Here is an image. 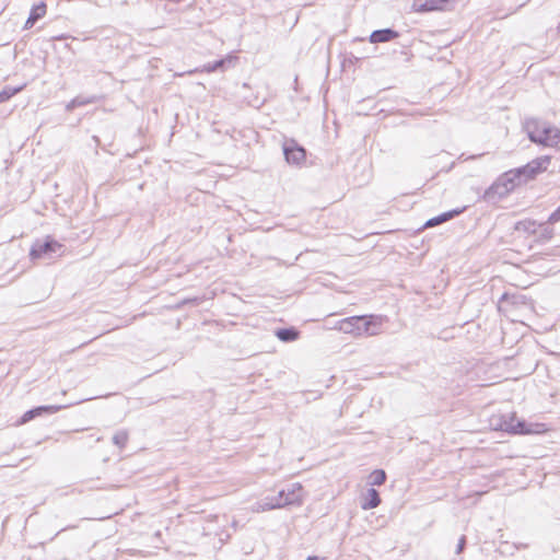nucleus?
<instances>
[{
    "mask_svg": "<svg viewBox=\"0 0 560 560\" xmlns=\"http://www.w3.org/2000/svg\"><path fill=\"white\" fill-rule=\"evenodd\" d=\"M514 229L517 232H525V233H529V234H536L537 233L536 222L532 221V220L518 221L515 224Z\"/></svg>",
    "mask_w": 560,
    "mask_h": 560,
    "instance_id": "22",
    "label": "nucleus"
},
{
    "mask_svg": "<svg viewBox=\"0 0 560 560\" xmlns=\"http://www.w3.org/2000/svg\"><path fill=\"white\" fill-rule=\"evenodd\" d=\"M233 62V57L219 59L214 62H209L205 66L207 72L224 71Z\"/></svg>",
    "mask_w": 560,
    "mask_h": 560,
    "instance_id": "18",
    "label": "nucleus"
},
{
    "mask_svg": "<svg viewBox=\"0 0 560 560\" xmlns=\"http://www.w3.org/2000/svg\"><path fill=\"white\" fill-rule=\"evenodd\" d=\"M276 497H277V500L280 501L279 503H280V505L282 508L288 505L287 504V498H285L287 497V490L285 489L280 490Z\"/></svg>",
    "mask_w": 560,
    "mask_h": 560,
    "instance_id": "27",
    "label": "nucleus"
},
{
    "mask_svg": "<svg viewBox=\"0 0 560 560\" xmlns=\"http://www.w3.org/2000/svg\"><path fill=\"white\" fill-rule=\"evenodd\" d=\"M97 101H98V97L94 96V95L93 96L78 95L66 105V109H67V112H72L77 107L85 106L89 104H94Z\"/></svg>",
    "mask_w": 560,
    "mask_h": 560,
    "instance_id": "16",
    "label": "nucleus"
},
{
    "mask_svg": "<svg viewBox=\"0 0 560 560\" xmlns=\"http://www.w3.org/2000/svg\"><path fill=\"white\" fill-rule=\"evenodd\" d=\"M447 3L448 0H424L420 5V11L429 12L444 10Z\"/></svg>",
    "mask_w": 560,
    "mask_h": 560,
    "instance_id": "20",
    "label": "nucleus"
},
{
    "mask_svg": "<svg viewBox=\"0 0 560 560\" xmlns=\"http://www.w3.org/2000/svg\"><path fill=\"white\" fill-rule=\"evenodd\" d=\"M359 317H360V320L357 324L355 336H363V335L373 336V335L377 334V327H376V324L374 323L373 316L364 315V316H359Z\"/></svg>",
    "mask_w": 560,
    "mask_h": 560,
    "instance_id": "8",
    "label": "nucleus"
},
{
    "mask_svg": "<svg viewBox=\"0 0 560 560\" xmlns=\"http://www.w3.org/2000/svg\"><path fill=\"white\" fill-rule=\"evenodd\" d=\"M399 37V33L393 28H382L373 31L370 35L372 44L387 43Z\"/></svg>",
    "mask_w": 560,
    "mask_h": 560,
    "instance_id": "10",
    "label": "nucleus"
},
{
    "mask_svg": "<svg viewBox=\"0 0 560 560\" xmlns=\"http://www.w3.org/2000/svg\"><path fill=\"white\" fill-rule=\"evenodd\" d=\"M65 406L61 405H49V406H38L27 410L20 419L19 424H24L36 417H42L45 415H54L60 411Z\"/></svg>",
    "mask_w": 560,
    "mask_h": 560,
    "instance_id": "7",
    "label": "nucleus"
},
{
    "mask_svg": "<svg viewBox=\"0 0 560 560\" xmlns=\"http://www.w3.org/2000/svg\"><path fill=\"white\" fill-rule=\"evenodd\" d=\"M23 88H24L23 85L22 86H18V88L5 86L0 92V103L9 101L12 96H14L19 92H21L23 90Z\"/></svg>",
    "mask_w": 560,
    "mask_h": 560,
    "instance_id": "23",
    "label": "nucleus"
},
{
    "mask_svg": "<svg viewBox=\"0 0 560 560\" xmlns=\"http://www.w3.org/2000/svg\"><path fill=\"white\" fill-rule=\"evenodd\" d=\"M540 231L537 237V242L545 243L550 241L553 237L555 231L550 226V223L545 222L539 224Z\"/></svg>",
    "mask_w": 560,
    "mask_h": 560,
    "instance_id": "21",
    "label": "nucleus"
},
{
    "mask_svg": "<svg viewBox=\"0 0 560 560\" xmlns=\"http://www.w3.org/2000/svg\"><path fill=\"white\" fill-rule=\"evenodd\" d=\"M277 500L276 495L266 497L265 499L255 503L253 511L255 512H265L269 510L280 509L282 508Z\"/></svg>",
    "mask_w": 560,
    "mask_h": 560,
    "instance_id": "14",
    "label": "nucleus"
},
{
    "mask_svg": "<svg viewBox=\"0 0 560 560\" xmlns=\"http://www.w3.org/2000/svg\"><path fill=\"white\" fill-rule=\"evenodd\" d=\"M287 504L288 505H293V504H298L300 505L302 503V500H303V495H302V486L300 483H293L291 485L290 487H288L287 489Z\"/></svg>",
    "mask_w": 560,
    "mask_h": 560,
    "instance_id": "13",
    "label": "nucleus"
},
{
    "mask_svg": "<svg viewBox=\"0 0 560 560\" xmlns=\"http://www.w3.org/2000/svg\"><path fill=\"white\" fill-rule=\"evenodd\" d=\"M515 188L514 184H512L506 172L502 174L490 187H488L483 195L482 199L487 202L494 203L499 199L508 196L510 191Z\"/></svg>",
    "mask_w": 560,
    "mask_h": 560,
    "instance_id": "3",
    "label": "nucleus"
},
{
    "mask_svg": "<svg viewBox=\"0 0 560 560\" xmlns=\"http://www.w3.org/2000/svg\"><path fill=\"white\" fill-rule=\"evenodd\" d=\"M47 5L45 2L40 1L34 4L31 9L30 15L24 24V30H31L37 21L43 19L46 15Z\"/></svg>",
    "mask_w": 560,
    "mask_h": 560,
    "instance_id": "9",
    "label": "nucleus"
},
{
    "mask_svg": "<svg viewBox=\"0 0 560 560\" xmlns=\"http://www.w3.org/2000/svg\"><path fill=\"white\" fill-rule=\"evenodd\" d=\"M465 546H466V537L462 536L458 541V545H457L456 553L459 555L464 550Z\"/></svg>",
    "mask_w": 560,
    "mask_h": 560,
    "instance_id": "28",
    "label": "nucleus"
},
{
    "mask_svg": "<svg viewBox=\"0 0 560 560\" xmlns=\"http://www.w3.org/2000/svg\"><path fill=\"white\" fill-rule=\"evenodd\" d=\"M550 161L551 158L549 155H542L528 162V164L533 166L534 173L538 175L548 168Z\"/></svg>",
    "mask_w": 560,
    "mask_h": 560,
    "instance_id": "19",
    "label": "nucleus"
},
{
    "mask_svg": "<svg viewBox=\"0 0 560 560\" xmlns=\"http://www.w3.org/2000/svg\"><path fill=\"white\" fill-rule=\"evenodd\" d=\"M523 129L533 143L544 147H557L560 143V130L545 120L527 118Z\"/></svg>",
    "mask_w": 560,
    "mask_h": 560,
    "instance_id": "1",
    "label": "nucleus"
},
{
    "mask_svg": "<svg viewBox=\"0 0 560 560\" xmlns=\"http://www.w3.org/2000/svg\"><path fill=\"white\" fill-rule=\"evenodd\" d=\"M283 154L289 164L300 165L305 161L306 150L294 139H290L283 143Z\"/></svg>",
    "mask_w": 560,
    "mask_h": 560,
    "instance_id": "5",
    "label": "nucleus"
},
{
    "mask_svg": "<svg viewBox=\"0 0 560 560\" xmlns=\"http://www.w3.org/2000/svg\"><path fill=\"white\" fill-rule=\"evenodd\" d=\"M128 432L125 430H120L113 435L112 441L119 448H124L128 442Z\"/></svg>",
    "mask_w": 560,
    "mask_h": 560,
    "instance_id": "24",
    "label": "nucleus"
},
{
    "mask_svg": "<svg viewBox=\"0 0 560 560\" xmlns=\"http://www.w3.org/2000/svg\"><path fill=\"white\" fill-rule=\"evenodd\" d=\"M381 504V497L377 490L374 488H370L366 491V494L363 497L361 501V508L363 510H371L377 508Z\"/></svg>",
    "mask_w": 560,
    "mask_h": 560,
    "instance_id": "12",
    "label": "nucleus"
},
{
    "mask_svg": "<svg viewBox=\"0 0 560 560\" xmlns=\"http://www.w3.org/2000/svg\"><path fill=\"white\" fill-rule=\"evenodd\" d=\"M560 221V206L549 215L548 223L553 224Z\"/></svg>",
    "mask_w": 560,
    "mask_h": 560,
    "instance_id": "26",
    "label": "nucleus"
},
{
    "mask_svg": "<svg viewBox=\"0 0 560 560\" xmlns=\"http://www.w3.org/2000/svg\"><path fill=\"white\" fill-rule=\"evenodd\" d=\"M306 560H318V557L314 556V557H308Z\"/></svg>",
    "mask_w": 560,
    "mask_h": 560,
    "instance_id": "29",
    "label": "nucleus"
},
{
    "mask_svg": "<svg viewBox=\"0 0 560 560\" xmlns=\"http://www.w3.org/2000/svg\"><path fill=\"white\" fill-rule=\"evenodd\" d=\"M359 316H351L345 319H341L338 323V329L345 334H353L357 332V324L359 323Z\"/></svg>",
    "mask_w": 560,
    "mask_h": 560,
    "instance_id": "17",
    "label": "nucleus"
},
{
    "mask_svg": "<svg viewBox=\"0 0 560 560\" xmlns=\"http://www.w3.org/2000/svg\"><path fill=\"white\" fill-rule=\"evenodd\" d=\"M63 246L56 240L47 236L45 240H36L30 250L32 260L51 259Z\"/></svg>",
    "mask_w": 560,
    "mask_h": 560,
    "instance_id": "2",
    "label": "nucleus"
},
{
    "mask_svg": "<svg viewBox=\"0 0 560 560\" xmlns=\"http://www.w3.org/2000/svg\"><path fill=\"white\" fill-rule=\"evenodd\" d=\"M498 425L500 430L512 434H527L532 432L527 423L524 420L517 419L514 413L503 416Z\"/></svg>",
    "mask_w": 560,
    "mask_h": 560,
    "instance_id": "4",
    "label": "nucleus"
},
{
    "mask_svg": "<svg viewBox=\"0 0 560 560\" xmlns=\"http://www.w3.org/2000/svg\"><path fill=\"white\" fill-rule=\"evenodd\" d=\"M506 174L515 187L525 184L537 176L533 171V166H530L528 163L524 166L510 170L506 172Z\"/></svg>",
    "mask_w": 560,
    "mask_h": 560,
    "instance_id": "6",
    "label": "nucleus"
},
{
    "mask_svg": "<svg viewBox=\"0 0 560 560\" xmlns=\"http://www.w3.org/2000/svg\"><path fill=\"white\" fill-rule=\"evenodd\" d=\"M559 32H560V25H559Z\"/></svg>",
    "mask_w": 560,
    "mask_h": 560,
    "instance_id": "30",
    "label": "nucleus"
},
{
    "mask_svg": "<svg viewBox=\"0 0 560 560\" xmlns=\"http://www.w3.org/2000/svg\"><path fill=\"white\" fill-rule=\"evenodd\" d=\"M464 210H465V208H463V209H453L451 211H446L444 213H441V214H439V215H436L434 218L429 219L425 222L424 226L425 228L436 226V225H439L441 223H444V222H446V221H448V220L459 215Z\"/></svg>",
    "mask_w": 560,
    "mask_h": 560,
    "instance_id": "11",
    "label": "nucleus"
},
{
    "mask_svg": "<svg viewBox=\"0 0 560 560\" xmlns=\"http://www.w3.org/2000/svg\"><path fill=\"white\" fill-rule=\"evenodd\" d=\"M372 485L373 486H381L386 481V474L382 469H376L372 472Z\"/></svg>",
    "mask_w": 560,
    "mask_h": 560,
    "instance_id": "25",
    "label": "nucleus"
},
{
    "mask_svg": "<svg viewBox=\"0 0 560 560\" xmlns=\"http://www.w3.org/2000/svg\"><path fill=\"white\" fill-rule=\"evenodd\" d=\"M275 335L283 342H292L299 339L300 331L295 327L278 328Z\"/></svg>",
    "mask_w": 560,
    "mask_h": 560,
    "instance_id": "15",
    "label": "nucleus"
}]
</instances>
